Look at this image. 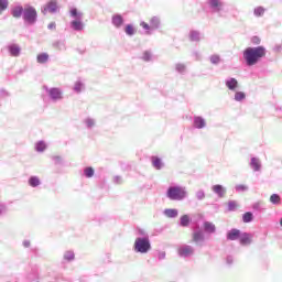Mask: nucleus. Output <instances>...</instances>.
I'll list each match as a JSON object with an SVG mask.
<instances>
[{"mask_svg":"<svg viewBox=\"0 0 282 282\" xmlns=\"http://www.w3.org/2000/svg\"><path fill=\"white\" fill-rule=\"evenodd\" d=\"M265 54H268L265 46H249L242 52L245 63L248 67H253V65H257L261 58H265Z\"/></svg>","mask_w":282,"mask_h":282,"instance_id":"f257e3e1","label":"nucleus"},{"mask_svg":"<svg viewBox=\"0 0 282 282\" xmlns=\"http://www.w3.org/2000/svg\"><path fill=\"white\" fill-rule=\"evenodd\" d=\"M188 197V192L186 187L182 186H170L166 192V198L171 202H182Z\"/></svg>","mask_w":282,"mask_h":282,"instance_id":"f03ea898","label":"nucleus"},{"mask_svg":"<svg viewBox=\"0 0 282 282\" xmlns=\"http://www.w3.org/2000/svg\"><path fill=\"white\" fill-rule=\"evenodd\" d=\"M151 239L149 237H137L133 243V252L137 254H149L151 252Z\"/></svg>","mask_w":282,"mask_h":282,"instance_id":"7ed1b4c3","label":"nucleus"},{"mask_svg":"<svg viewBox=\"0 0 282 282\" xmlns=\"http://www.w3.org/2000/svg\"><path fill=\"white\" fill-rule=\"evenodd\" d=\"M70 17H73V20L70 22V28L72 30H74L75 32H83V30L85 29V24L83 23V12H78L77 8H73L70 10Z\"/></svg>","mask_w":282,"mask_h":282,"instance_id":"20e7f679","label":"nucleus"},{"mask_svg":"<svg viewBox=\"0 0 282 282\" xmlns=\"http://www.w3.org/2000/svg\"><path fill=\"white\" fill-rule=\"evenodd\" d=\"M24 23L29 25H34L36 21H39V12H36V8L26 4L24 6V14L22 15Z\"/></svg>","mask_w":282,"mask_h":282,"instance_id":"39448f33","label":"nucleus"},{"mask_svg":"<svg viewBox=\"0 0 282 282\" xmlns=\"http://www.w3.org/2000/svg\"><path fill=\"white\" fill-rule=\"evenodd\" d=\"M43 89L52 102H61L65 98L62 88L43 86Z\"/></svg>","mask_w":282,"mask_h":282,"instance_id":"423d86ee","label":"nucleus"},{"mask_svg":"<svg viewBox=\"0 0 282 282\" xmlns=\"http://www.w3.org/2000/svg\"><path fill=\"white\" fill-rule=\"evenodd\" d=\"M206 6L213 14H220L221 12H224L226 3L224 2V0H207Z\"/></svg>","mask_w":282,"mask_h":282,"instance_id":"0eeeda50","label":"nucleus"},{"mask_svg":"<svg viewBox=\"0 0 282 282\" xmlns=\"http://www.w3.org/2000/svg\"><path fill=\"white\" fill-rule=\"evenodd\" d=\"M42 14H56L58 12V0H50L44 7L41 9Z\"/></svg>","mask_w":282,"mask_h":282,"instance_id":"6e6552de","label":"nucleus"},{"mask_svg":"<svg viewBox=\"0 0 282 282\" xmlns=\"http://www.w3.org/2000/svg\"><path fill=\"white\" fill-rule=\"evenodd\" d=\"M177 252L178 257H181L182 259H187V257H193V254L195 253V248L189 245H183L178 247Z\"/></svg>","mask_w":282,"mask_h":282,"instance_id":"1a4fd4ad","label":"nucleus"},{"mask_svg":"<svg viewBox=\"0 0 282 282\" xmlns=\"http://www.w3.org/2000/svg\"><path fill=\"white\" fill-rule=\"evenodd\" d=\"M111 23H112L113 28H116V30H120V28H122V25H124V18L120 13H115L111 17Z\"/></svg>","mask_w":282,"mask_h":282,"instance_id":"9d476101","label":"nucleus"},{"mask_svg":"<svg viewBox=\"0 0 282 282\" xmlns=\"http://www.w3.org/2000/svg\"><path fill=\"white\" fill-rule=\"evenodd\" d=\"M24 12L25 8H23L21 4H15L11 8V17H13V19H21V17L23 18Z\"/></svg>","mask_w":282,"mask_h":282,"instance_id":"9b49d317","label":"nucleus"},{"mask_svg":"<svg viewBox=\"0 0 282 282\" xmlns=\"http://www.w3.org/2000/svg\"><path fill=\"white\" fill-rule=\"evenodd\" d=\"M7 50L13 58H19V56H21V46L19 44H9Z\"/></svg>","mask_w":282,"mask_h":282,"instance_id":"f8f14e48","label":"nucleus"},{"mask_svg":"<svg viewBox=\"0 0 282 282\" xmlns=\"http://www.w3.org/2000/svg\"><path fill=\"white\" fill-rule=\"evenodd\" d=\"M193 127L194 129H206V119L202 116H194Z\"/></svg>","mask_w":282,"mask_h":282,"instance_id":"ddd939ff","label":"nucleus"},{"mask_svg":"<svg viewBox=\"0 0 282 282\" xmlns=\"http://www.w3.org/2000/svg\"><path fill=\"white\" fill-rule=\"evenodd\" d=\"M225 85L229 91H237V87H239V82L235 77H229L225 80Z\"/></svg>","mask_w":282,"mask_h":282,"instance_id":"4468645a","label":"nucleus"},{"mask_svg":"<svg viewBox=\"0 0 282 282\" xmlns=\"http://www.w3.org/2000/svg\"><path fill=\"white\" fill-rule=\"evenodd\" d=\"M241 237V230L232 228L227 232V241H237Z\"/></svg>","mask_w":282,"mask_h":282,"instance_id":"2eb2a0df","label":"nucleus"},{"mask_svg":"<svg viewBox=\"0 0 282 282\" xmlns=\"http://www.w3.org/2000/svg\"><path fill=\"white\" fill-rule=\"evenodd\" d=\"M252 234H248V232H241L240 234V246H250V243H252Z\"/></svg>","mask_w":282,"mask_h":282,"instance_id":"dca6fc26","label":"nucleus"},{"mask_svg":"<svg viewBox=\"0 0 282 282\" xmlns=\"http://www.w3.org/2000/svg\"><path fill=\"white\" fill-rule=\"evenodd\" d=\"M188 39L192 43H199V41L203 39L202 32L198 30H191L188 33Z\"/></svg>","mask_w":282,"mask_h":282,"instance_id":"f3484780","label":"nucleus"},{"mask_svg":"<svg viewBox=\"0 0 282 282\" xmlns=\"http://www.w3.org/2000/svg\"><path fill=\"white\" fill-rule=\"evenodd\" d=\"M193 241L196 246H202L205 241L204 231L197 230L193 234Z\"/></svg>","mask_w":282,"mask_h":282,"instance_id":"a211bd4d","label":"nucleus"},{"mask_svg":"<svg viewBox=\"0 0 282 282\" xmlns=\"http://www.w3.org/2000/svg\"><path fill=\"white\" fill-rule=\"evenodd\" d=\"M250 169H252V171L254 173H259V171H261V160H259V158H251L250 163H249Z\"/></svg>","mask_w":282,"mask_h":282,"instance_id":"6ab92c4d","label":"nucleus"},{"mask_svg":"<svg viewBox=\"0 0 282 282\" xmlns=\"http://www.w3.org/2000/svg\"><path fill=\"white\" fill-rule=\"evenodd\" d=\"M152 166L156 171H162L164 169V162H162V159L160 156H151Z\"/></svg>","mask_w":282,"mask_h":282,"instance_id":"aec40b11","label":"nucleus"},{"mask_svg":"<svg viewBox=\"0 0 282 282\" xmlns=\"http://www.w3.org/2000/svg\"><path fill=\"white\" fill-rule=\"evenodd\" d=\"M150 26L151 30H160V28L162 26V20L160 19V17L154 15L150 19Z\"/></svg>","mask_w":282,"mask_h":282,"instance_id":"412c9836","label":"nucleus"},{"mask_svg":"<svg viewBox=\"0 0 282 282\" xmlns=\"http://www.w3.org/2000/svg\"><path fill=\"white\" fill-rule=\"evenodd\" d=\"M212 191H213V193H215V195H217L220 198L226 195V187H224L223 185H219V184L213 185Z\"/></svg>","mask_w":282,"mask_h":282,"instance_id":"4be33fe9","label":"nucleus"},{"mask_svg":"<svg viewBox=\"0 0 282 282\" xmlns=\"http://www.w3.org/2000/svg\"><path fill=\"white\" fill-rule=\"evenodd\" d=\"M163 215L169 219H175L180 215V212L175 208H166L163 210Z\"/></svg>","mask_w":282,"mask_h":282,"instance_id":"5701e85b","label":"nucleus"},{"mask_svg":"<svg viewBox=\"0 0 282 282\" xmlns=\"http://www.w3.org/2000/svg\"><path fill=\"white\" fill-rule=\"evenodd\" d=\"M50 61V54L47 53H40L36 56V63H39L40 65H45V63H47Z\"/></svg>","mask_w":282,"mask_h":282,"instance_id":"b1692460","label":"nucleus"},{"mask_svg":"<svg viewBox=\"0 0 282 282\" xmlns=\"http://www.w3.org/2000/svg\"><path fill=\"white\" fill-rule=\"evenodd\" d=\"M73 91H75V94H82L83 91H85V83H83L82 80L75 82Z\"/></svg>","mask_w":282,"mask_h":282,"instance_id":"393cba45","label":"nucleus"},{"mask_svg":"<svg viewBox=\"0 0 282 282\" xmlns=\"http://www.w3.org/2000/svg\"><path fill=\"white\" fill-rule=\"evenodd\" d=\"M29 186H31V188L41 186V178H39V176H31L29 178Z\"/></svg>","mask_w":282,"mask_h":282,"instance_id":"a878e982","label":"nucleus"},{"mask_svg":"<svg viewBox=\"0 0 282 282\" xmlns=\"http://www.w3.org/2000/svg\"><path fill=\"white\" fill-rule=\"evenodd\" d=\"M53 47H55L59 52H65V50H67V46L65 44V40H59V41L54 42Z\"/></svg>","mask_w":282,"mask_h":282,"instance_id":"bb28decb","label":"nucleus"},{"mask_svg":"<svg viewBox=\"0 0 282 282\" xmlns=\"http://www.w3.org/2000/svg\"><path fill=\"white\" fill-rule=\"evenodd\" d=\"M204 230H205V232L214 234V232H216L217 227H215V224H213L210 221H205Z\"/></svg>","mask_w":282,"mask_h":282,"instance_id":"cd10ccee","label":"nucleus"},{"mask_svg":"<svg viewBox=\"0 0 282 282\" xmlns=\"http://www.w3.org/2000/svg\"><path fill=\"white\" fill-rule=\"evenodd\" d=\"M63 259H64V261L72 263V261H74V259H76V254L74 253V251L68 250V251L64 252Z\"/></svg>","mask_w":282,"mask_h":282,"instance_id":"c85d7f7f","label":"nucleus"},{"mask_svg":"<svg viewBox=\"0 0 282 282\" xmlns=\"http://www.w3.org/2000/svg\"><path fill=\"white\" fill-rule=\"evenodd\" d=\"M84 124L86 129H94V127H96V119L87 117L86 119H84Z\"/></svg>","mask_w":282,"mask_h":282,"instance_id":"c756f323","label":"nucleus"},{"mask_svg":"<svg viewBox=\"0 0 282 282\" xmlns=\"http://www.w3.org/2000/svg\"><path fill=\"white\" fill-rule=\"evenodd\" d=\"M46 149H47V144L45 143V141H37L35 143V151L37 153H43Z\"/></svg>","mask_w":282,"mask_h":282,"instance_id":"7c9ffc66","label":"nucleus"},{"mask_svg":"<svg viewBox=\"0 0 282 282\" xmlns=\"http://www.w3.org/2000/svg\"><path fill=\"white\" fill-rule=\"evenodd\" d=\"M254 220V215L252 212H247L242 215V221L243 224H250Z\"/></svg>","mask_w":282,"mask_h":282,"instance_id":"2f4dec72","label":"nucleus"},{"mask_svg":"<svg viewBox=\"0 0 282 282\" xmlns=\"http://www.w3.org/2000/svg\"><path fill=\"white\" fill-rule=\"evenodd\" d=\"M191 224V216L188 215H183L180 219V225L183 227V228H187V226H189Z\"/></svg>","mask_w":282,"mask_h":282,"instance_id":"473e14b6","label":"nucleus"},{"mask_svg":"<svg viewBox=\"0 0 282 282\" xmlns=\"http://www.w3.org/2000/svg\"><path fill=\"white\" fill-rule=\"evenodd\" d=\"M141 58L145 62V63H151V61H153V53H151V51H144Z\"/></svg>","mask_w":282,"mask_h":282,"instance_id":"72a5a7b5","label":"nucleus"},{"mask_svg":"<svg viewBox=\"0 0 282 282\" xmlns=\"http://www.w3.org/2000/svg\"><path fill=\"white\" fill-rule=\"evenodd\" d=\"M175 72H177V74L184 75V73L186 72V64H184V63H176L175 64Z\"/></svg>","mask_w":282,"mask_h":282,"instance_id":"f704fd0d","label":"nucleus"},{"mask_svg":"<svg viewBox=\"0 0 282 282\" xmlns=\"http://www.w3.org/2000/svg\"><path fill=\"white\" fill-rule=\"evenodd\" d=\"M234 99L236 100V102H243V100H246V93L236 91Z\"/></svg>","mask_w":282,"mask_h":282,"instance_id":"c9c22d12","label":"nucleus"},{"mask_svg":"<svg viewBox=\"0 0 282 282\" xmlns=\"http://www.w3.org/2000/svg\"><path fill=\"white\" fill-rule=\"evenodd\" d=\"M209 63H212V65H219V63H221V56L217 54L209 56Z\"/></svg>","mask_w":282,"mask_h":282,"instance_id":"e433bc0d","label":"nucleus"},{"mask_svg":"<svg viewBox=\"0 0 282 282\" xmlns=\"http://www.w3.org/2000/svg\"><path fill=\"white\" fill-rule=\"evenodd\" d=\"M124 32L127 36H133L135 34V28H133L132 24H127L124 28Z\"/></svg>","mask_w":282,"mask_h":282,"instance_id":"4c0bfd02","label":"nucleus"},{"mask_svg":"<svg viewBox=\"0 0 282 282\" xmlns=\"http://www.w3.org/2000/svg\"><path fill=\"white\" fill-rule=\"evenodd\" d=\"M8 6H10L8 0H0V14H3L8 10Z\"/></svg>","mask_w":282,"mask_h":282,"instance_id":"58836bf2","label":"nucleus"},{"mask_svg":"<svg viewBox=\"0 0 282 282\" xmlns=\"http://www.w3.org/2000/svg\"><path fill=\"white\" fill-rule=\"evenodd\" d=\"M271 204L279 205L281 204V196L279 194H272L270 196Z\"/></svg>","mask_w":282,"mask_h":282,"instance_id":"ea45409f","label":"nucleus"},{"mask_svg":"<svg viewBox=\"0 0 282 282\" xmlns=\"http://www.w3.org/2000/svg\"><path fill=\"white\" fill-rule=\"evenodd\" d=\"M254 17H263L265 14V8L263 7H258L253 10Z\"/></svg>","mask_w":282,"mask_h":282,"instance_id":"a19ab883","label":"nucleus"},{"mask_svg":"<svg viewBox=\"0 0 282 282\" xmlns=\"http://www.w3.org/2000/svg\"><path fill=\"white\" fill-rule=\"evenodd\" d=\"M196 199H198V202H202L204 199H206V192H204V189H199L196 192Z\"/></svg>","mask_w":282,"mask_h":282,"instance_id":"79ce46f5","label":"nucleus"},{"mask_svg":"<svg viewBox=\"0 0 282 282\" xmlns=\"http://www.w3.org/2000/svg\"><path fill=\"white\" fill-rule=\"evenodd\" d=\"M94 173H95V171H94V167H86L85 170H84V175H85V177H91L93 175H94Z\"/></svg>","mask_w":282,"mask_h":282,"instance_id":"37998d69","label":"nucleus"},{"mask_svg":"<svg viewBox=\"0 0 282 282\" xmlns=\"http://www.w3.org/2000/svg\"><path fill=\"white\" fill-rule=\"evenodd\" d=\"M235 189H236V193H246V191H248V186L247 185H236Z\"/></svg>","mask_w":282,"mask_h":282,"instance_id":"c03bdc74","label":"nucleus"},{"mask_svg":"<svg viewBox=\"0 0 282 282\" xmlns=\"http://www.w3.org/2000/svg\"><path fill=\"white\" fill-rule=\"evenodd\" d=\"M237 209V202H235V200H229L228 202V210L230 212V213H232V212H235Z\"/></svg>","mask_w":282,"mask_h":282,"instance_id":"a18cd8bd","label":"nucleus"},{"mask_svg":"<svg viewBox=\"0 0 282 282\" xmlns=\"http://www.w3.org/2000/svg\"><path fill=\"white\" fill-rule=\"evenodd\" d=\"M141 28H143V30H147V34H151V32L153 30H151V24H148L147 22H141L140 23Z\"/></svg>","mask_w":282,"mask_h":282,"instance_id":"49530a36","label":"nucleus"},{"mask_svg":"<svg viewBox=\"0 0 282 282\" xmlns=\"http://www.w3.org/2000/svg\"><path fill=\"white\" fill-rule=\"evenodd\" d=\"M54 164H63V158L58 155L52 156Z\"/></svg>","mask_w":282,"mask_h":282,"instance_id":"de8ad7c7","label":"nucleus"},{"mask_svg":"<svg viewBox=\"0 0 282 282\" xmlns=\"http://www.w3.org/2000/svg\"><path fill=\"white\" fill-rule=\"evenodd\" d=\"M0 96H1V98H8V97H10V93L8 90H6V88H1Z\"/></svg>","mask_w":282,"mask_h":282,"instance_id":"09e8293b","label":"nucleus"},{"mask_svg":"<svg viewBox=\"0 0 282 282\" xmlns=\"http://www.w3.org/2000/svg\"><path fill=\"white\" fill-rule=\"evenodd\" d=\"M158 259H159V261H164V259H166V252L165 251H159L158 252Z\"/></svg>","mask_w":282,"mask_h":282,"instance_id":"8fccbe9b","label":"nucleus"},{"mask_svg":"<svg viewBox=\"0 0 282 282\" xmlns=\"http://www.w3.org/2000/svg\"><path fill=\"white\" fill-rule=\"evenodd\" d=\"M251 43H252L253 45H261V39H260L259 36H253V37L251 39Z\"/></svg>","mask_w":282,"mask_h":282,"instance_id":"3c124183","label":"nucleus"},{"mask_svg":"<svg viewBox=\"0 0 282 282\" xmlns=\"http://www.w3.org/2000/svg\"><path fill=\"white\" fill-rule=\"evenodd\" d=\"M273 52H275L276 54H281L282 53V44H275L273 46Z\"/></svg>","mask_w":282,"mask_h":282,"instance_id":"603ef678","label":"nucleus"},{"mask_svg":"<svg viewBox=\"0 0 282 282\" xmlns=\"http://www.w3.org/2000/svg\"><path fill=\"white\" fill-rule=\"evenodd\" d=\"M115 184H122V176H113Z\"/></svg>","mask_w":282,"mask_h":282,"instance_id":"864d4df0","label":"nucleus"},{"mask_svg":"<svg viewBox=\"0 0 282 282\" xmlns=\"http://www.w3.org/2000/svg\"><path fill=\"white\" fill-rule=\"evenodd\" d=\"M226 261H227V265H232V263L235 262V259L232 258V256H228Z\"/></svg>","mask_w":282,"mask_h":282,"instance_id":"5fc2aeb1","label":"nucleus"},{"mask_svg":"<svg viewBox=\"0 0 282 282\" xmlns=\"http://www.w3.org/2000/svg\"><path fill=\"white\" fill-rule=\"evenodd\" d=\"M252 208H253V210L260 212V210H261V203H254V204L252 205Z\"/></svg>","mask_w":282,"mask_h":282,"instance_id":"6e6d98bb","label":"nucleus"},{"mask_svg":"<svg viewBox=\"0 0 282 282\" xmlns=\"http://www.w3.org/2000/svg\"><path fill=\"white\" fill-rule=\"evenodd\" d=\"M138 234H139L141 237H149V234H147V232L144 231V229H139V230H138Z\"/></svg>","mask_w":282,"mask_h":282,"instance_id":"4d7b16f0","label":"nucleus"},{"mask_svg":"<svg viewBox=\"0 0 282 282\" xmlns=\"http://www.w3.org/2000/svg\"><path fill=\"white\" fill-rule=\"evenodd\" d=\"M47 29H48V30H56V22H51V23L47 25Z\"/></svg>","mask_w":282,"mask_h":282,"instance_id":"13d9d810","label":"nucleus"},{"mask_svg":"<svg viewBox=\"0 0 282 282\" xmlns=\"http://www.w3.org/2000/svg\"><path fill=\"white\" fill-rule=\"evenodd\" d=\"M22 246H23V248H30V246H31L30 240H23Z\"/></svg>","mask_w":282,"mask_h":282,"instance_id":"bf43d9fd","label":"nucleus"},{"mask_svg":"<svg viewBox=\"0 0 282 282\" xmlns=\"http://www.w3.org/2000/svg\"><path fill=\"white\" fill-rule=\"evenodd\" d=\"M3 213H6V205L0 204V216L3 215Z\"/></svg>","mask_w":282,"mask_h":282,"instance_id":"052dcab7","label":"nucleus"},{"mask_svg":"<svg viewBox=\"0 0 282 282\" xmlns=\"http://www.w3.org/2000/svg\"><path fill=\"white\" fill-rule=\"evenodd\" d=\"M194 55L196 56V58H199V53H197V52H194Z\"/></svg>","mask_w":282,"mask_h":282,"instance_id":"680f3d73","label":"nucleus"},{"mask_svg":"<svg viewBox=\"0 0 282 282\" xmlns=\"http://www.w3.org/2000/svg\"><path fill=\"white\" fill-rule=\"evenodd\" d=\"M280 226H282V218L280 219Z\"/></svg>","mask_w":282,"mask_h":282,"instance_id":"e2e57ef3","label":"nucleus"}]
</instances>
